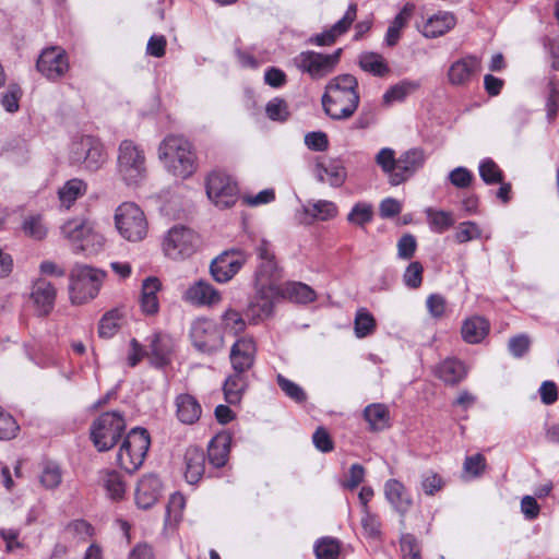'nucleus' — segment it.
I'll return each instance as SVG.
<instances>
[{
	"label": "nucleus",
	"mask_w": 559,
	"mask_h": 559,
	"mask_svg": "<svg viewBox=\"0 0 559 559\" xmlns=\"http://www.w3.org/2000/svg\"><path fill=\"white\" fill-rule=\"evenodd\" d=\"M359 99L357 79L350 74H341L329 81L321 102L330 118L345 120L357 110Z\"/></svg>",
	"instance_id": "nucleus-1"
},
{
	"label": "nucleus",
	"mask_w": 559,
	"mask_h": 559,
	"mask_svg": "<svg viewBox=\"0 0 559 559\" xmlns=\"http://www.w3.org/2000/svg\"><path fill=\"white\" fill-rule=\"evenodd\" d=\"M158 158L174 176L186 179L197 169L192 144L180 135L166 136L158 146Z\"/></svg>",
	"instance_id": "nucleus-2"
},
{
	"label": "nucleus",
	"mask_w": 559,
	"mask_h": 559,
	"mask_svg": "<svg viewBox=\"0 0 559 559\" xmlns=\"http://www.w3.org/2000/svg\"><path fill=\"white\" fill-rule=\"evenodd\" d=\"M60 233L76 251L85 254H95L105 245L104 236L95 229V224L86 217L67 219L60 226Z\"/></svg>",
	"instance_id": "nucleus-3"
},
{
	"label": "nucleus",
	"mask_w": 559,
	"mask_h": 559,
	"mask_svg": "<svg viewBox=\"0 0 559 559\" xmlns=\"http://www.w3.org/2000/svg\"><path fill=\"white\" fill-rule=\"evenodd\" d=\"M117 175L128 186H139L147 176L144 150L131 140H123L118 146Z\"/></svg>",
	"instance_id": "nucleus-4"
},
{
	"label": "nucleus",
	"mask_w": 559,
	"mask_h": 559,
	"mask_svg": "<svg viewBox=\"0 0 559 559\" xmlns=\"http://www.w3.org/2000/svg\"><path fill=\"white\" fill-rule=\"evenodd\" d=\"M106 273L90 265L78 264L70 274V299L82 305L94 299L102 287Z\"/></svg>",
	"instance_id": "nucleus-5"
},
{
	"label": "nucleus",
	"mask_w": 559,
	"mask_h": 559,
	"mask_svg": "<svg viewBox=\"0 0 559 559\" xmlns=\"http://www.w3.org/2000/svg\"><path fill=\"white\" fill-rule=\"evenodd\" d=\"M69 160L72 165L80 166L84 170L95 173L107 160L104 145L91 135H82L74 139L69 150Z\"/></svg>",
	"instance_id": "nucleus-6"
},
{
	"label": "nucleus",
	"mask_w": 559,
	"mask_h": 559,
	"mask_svg": "<svg viewBox=\"0 0 559 559\" xmlns=\"http://www.w3.org/2000/svg\"><path fill=\"white\" fill-rule=\"evenodd\" d=\"M151 444L150 435L144 428H133L124 438L117 462L128 473H133L143 464Z\"/></svg>",
	"instance_id": "nucleus-7"
},
{
	"label": "nucleus",
	"mask_w": 559,
	"mask_h": 559,
	"mask_svg": "<svg viewBox=\"0 0 559 559\" xmlns=\"http://www.w3.org/2000/svg\"><path fill=\"white\" fill-rule=\"evenodd\" d=\"M198 233L185 225H175L164 236L162 248L171 260H185L191 257L200 247Z\"/></svg>",
	"instance_id": "nucleus-8"
},
{
	"label": "nucleus",
	"mask_w": 559,
	"mask_h": 559,
	"mask_svg": "<svg viewBox=\"0 0 559 559\" xmlns=\"http://www.w3.org/2000/svg\"><path fill=\"white\" fill-rule=\"evenodd\" d=\"M124 429L123 416L118 412H107L93 421L91 438L98 451H108L118 442Z\"/></svg>",
	"instance_id": "nucleus-9"
},
{
	"label": "nucleus",
	"mask_w": 559,
	"mask_h": 559,
	"mask_svg": "<svg viewBox=\"0 0 559 559\" xmlns=\"http://www.w3.org/2000/svg\"><path fill=\"white\" fill-rule=\"evenodd\" d=\"M115 225L119 235L128 241L138 242L147 235V221L143 211L132 202L119 205L115 213Z\"/></svg>",
	"instance_id": "nucleus-10"
},
{
	"label": "nucleus",
	"mask_w": 559,
	"mask_h": 559,
	"mask_svg": "<svg viewBox=\"0 0 559 559\" xmlns=\"http://www.w3.org/2000/svg\"><path fill=\"white\" fill-rule=\"evenodd\" d=\"M342 49L331 55L307 50L297 55L293 62L302 73L309 74L313 80H319L330 74L340 61Z\"/></svg>",
	"instance_id": "nucleus-11"
},
{
	"label": "nucleus",
	"mask_w": 559,
	"mask_h": 559,
	"mask_svg": "<svg viewBox=\"0 0 559 559\" xmlns=\"http://www.w3.org/2000/svg\"><path fill=\"white\" fill-rule=\"evenodd\" d=\"M254 290L246 317L250 323L257 324L273 316L275 304L282 298V289L281 286H254Z\"/></svg>",
	"instance_id": "nucleus-12"
},
{
	"label": "nucleus",
	"mask_w": 559,
	"mask_h": 559,
	"mask_svg": "<svg viewBox=\"0 0 559 559\" xmlns=\"http://www.w3.org/2000/svg\"><path fill=\"white\" fill-rule=\"evenodd\" d=\"M238 186L226 174L213 171L206 179V194L219 209L231 207L238 200Z\"/></svg>",
	"instance_id": "nucleus-13"
},
{
	"label": "nucleus",
	"mask_w": 559,
	"mask_h": 559,
	"mask_svg": "<svg viewBox=\"0 0 559 559\" xmlns=\"http://www.w3.org/2000/svg\"><path fill=\"white\" fill-rule=\"evenodd\" d=\"M37 71L49 81H58L70 69L66 50L59 46L47 47L41 50L36 61Z\"/></svg>",
	"instance_id": "nucleus-14"
},
{
	"label": "nucleus",
	"mask_w": 559,
	"mask_h": 559,
	"mask_svg": "<svg viewBox=\"0 0 559 559\" xmlns=\"http://www.w3.org/2000/svg\"><path fill=\"white\" fill-rule=\"evenodd\" d=\"M246 261L247 254L240 250L224 251L211 262V275L217 283H227L240 271Z\"/></svg>",
	"instance_id": "nucleus-15"
},
{
	"label": "nucleus",
	"mask_w": 559,
	"mask_h": 559,
	"mask_svg": "<svg viewBox=\"0 0 559 559\" xmlns=\"http://www.w3.org/2000/svg\"><path fill=\"white\" fill-rule=\"evenodd\" d=\"M481 70L480 59L468 55L453 61L448 69L449 84L456 87L468 86L477 79Z\"/></svg>",
	"instance_id": "nucleus-16"
},
{
	"label": "nucleus",
	"mask_w": 559,
	"mask_h": 559,
	"mask_svg": "<svg viewBox=\"0 0 559 559\" xmlns=\"http://www.w3.org/2000/svg\"><path fill=\"white\" fill-rule=\"evenodd\" d=\"M182 300L195 307H214L222 301V295L207 281L198 280L183 292Z\"/></svg>",
	"instance_id": "nucleus-17"
},
{
	"label": "nucleus",
	"mask_w": 559,
	"mask_h": 559,
	"mask_svg": "<svg viewBox=\"0 0 559 559\" xmlns=\"http://www.w3.org/2000/svg\"><path fill=\"white\" fill-rule=\"evenodd\" d=\"M56 295V288L47 280L39 278L33 283L29 292V301L38 317H46L52 311Z\"/></svg>",
	"instance_id": "nucleus-18"
},
{
	"label": "nucleus",
	"mask_w": 559,
	"mask_h": 559,
	"mask_svg": "<svg viewBox=\"0 0 559 559\" xmlns=\"http://www.w3.org/2000/svg\"><path fill=\"white\" fill-rule=\"evenodd\" d=\"M426 156L423 150L412 148L400 155L395 173L391 175V185L399 186L408 180L424 166Z\"/></svg>",
	"instance_id": "nucleus-19"
},
{
	"label": "nucleus",
	"mask_w": 559,
	"mask_h": 559,
	"mask_svg": "<svg viewBox=\"0 0 559 559\" xmlns=\"http://www.w3.org/2000/svg\"><path fill=\"white\" fill-rule=\"evenodd\" d=\"M384 497L391 507L402 516L411 510L413 506L412 495L406 487L397 479H389L384 484Z\"/></svg>",
	"instance_id": "nucleus-20"
},
{
	"label": "nucleus",
	"mask_w": 559,
	"mask_h": 559,
	"mask_svg": "<svg viewBox=\"0 0 559 559\" xmlns=\"http://www.w3.org/2000/svg\"><path fill=\"white\" fill-rule=\"evenodd\" d=\"M162 492V483L155 475L143 476L136 486L135 502L139 508L148 509L156 503Z\"/></svg>",
	"instance_id": "nucleus-21"
},
{
	"label": "nucleus",
	"mask_w": 559,
	"mask_h": 559,
	"mask_svg": "<svg viewBox=\"0 0 559 559\" xmlns=\"http://www.w3.org/2000/svg\"><path fill=\"white\" fill-rule=\"evenodd\" d=\"M356 14L357 5L350 4L346 10L344 16L340 21H337L331 28L310 38V43L317 46L332 45L338 36L347 32V29L356 19Z\"/></svg>",
	"instance_id": "nucleus-22"
},
{
	"label": "nucleus",
	"mask_w": 559,
	"mask_h": 559,
	"mask_svg": "<svg viewBox=\"0 0 559 559\" xmlns=\"http://www.w3.org/2000/svg\"><path fill=\"white\" fill-rule=\"evenodd\" d=\"M433 373L445 384H456L467 374L466 366L455 357H448L433 368Z\"/></svg>",
	"instance_id": "nucleus-23"
},
{
	"label": "nucleus",
	"mask_w": 559,
	"mask_h": 559,
	"mask_svg": "<svg viewBox=\"0 0 559 559\" xmlns=\"http://www.w3.org/2000/svg\"><path fill=\"white\" fill-rule=\"evenodd\" d=\"M129 310L121 306L107 311L99 321L98 334L103 338H111L127 322Z\"/></svg>",
	"instance_id": "nucleus-24"
},
{
	"label": "nucleus",
	"mask_w": 559,
	"mask_h": 559,
	"mask_svg": "<svg viewBox=\"0 0 559 559\" xmlns=\"http://www.w3.org/2000/svg\"><path fill=\"white\" fill-rule=\"evenodd\" d=\"M490 324L487 319L481 316H472L464 320L461 333L463 340L468 344L480 343L489 333Z\"/></svg>",
	"instance_id": "nucleus-25"
},
{
	"label": "nucleus",
	"mask_w": 559,
	"mask_h": 559,
	"mask_svg": "<svg viewBox=\"0 0 559 559\" xmlns=\"http://www.w3.org/2000/svg\"><path fill=\"white\" fill-rule=\"evenodd\" d=\"M185 478L189 484L198 483L205 471L204 452L197 447H190L185 453Z\"/></svg>",
	"instance_id": "nucleus-26"
},
{
	"label": "nucleus",
	"mask_w": 559,
	"mask_h": 559,
	"mask_svg": "<svg viewBox=\"0 0 559 559\" xmlns=\"http://www.w3.org/2000/svg\"><path fill=\"white\" fill-rule=\"evenodd\" d=\"M455 24L456 20L452 13L438 12L425 22L421 33L427 38H436L448 33Z\"/></svg>",
	"instance_id": "nucleus-27"
},
{
	"label": "nucleus",
	"mask_w": 559,
	"mask_h": 559,
	"mask_svg": "<svg viewBox=\"0 0 559 559\" xmlns=\"http://www.w3.org/2000/svg\"><path fill=\"white\" fill-rule=\"evenodd\" d=\"M317 178L332 187H341L346 180V169L338 160L319 162L316 165Z\"/></svg>",
	"instance_id": "nucleus-28"
},
{
	"label": "nucleus",
	"mask_w": 559,
	"mask_h": 559,
	"mask_svg": "<svg viewBox=\"0 0 559 559\" xmlns=\"http://www.w3.org/2000/svg\"><path fill=\"white\" fill-rule=\"evenodd\" d=\"M176 415L185 425H193L202 414V408L195 397L190 394H180L176 397Z\"/></svg>",
	"instance_id": "nucleus-29"
},
{
	"label": "nucleus",
	"mask_w": 559,
	"mask_h": 559,
	"mask_svg": "<svg viewBox=\"0 0 559 559\" xmlns=\"http://www.w3.org/2000/svg\"><path fill=\"white\" fill-rule=\"evenodd\" d=\"M162 288L160 281L155 276L146 277L142 283L140 305L146 314H154L158 311L159 302L157 293Z\"/></svg>",
	"instance_id": "nucleus-30"
},
{
	"label": "nucleus",
	"mask_w": 559,
	"mask_h": 559,
	"mask_svg": "<svg viewBox=\"0 0 559 559\" xmlns=\"http://www.w3.org/2000/svg\"><path fill=\"white\" fill-rule=\"evenodd\" d=\"M249 386V376L231 372L225 380L223 392L228 404H239Z\"/></svg>",
	"instance_id": "nucleus-31"
},
{
	"label": "nucleus",
	"mask_w": 559,
	"mask_h": 559,
	"mask_svg": "<svg viewBox=\"0 0 559 559\" xmlns=\"http://www.w3.org/2000/svg\"><path fill=\"white\" fill-rule=\"evenodd\" d=\"M98 483L104 488L109 499L118 501L124 497L126 484L122 479V476L117 471H100Z\"/></svg>",
	"instance_id": "nucleus-32"
},
{
	"label": "nucleus",
	"mask_w": 559,
	"mask_h": 559,
	"mask_svg": "<svg viewBox=\"0 0 559 559\" xmlns=\"http://www.w3.org/2000/svg\"><path fill=\"white\" fill-rule=\"evenodd\" d=\"M282 270L276 259L258 262L254 272V286H280Z\"/></svg>",
	"instance_id": "nucleus-33"
},
{
	"label": "nucleus",
	"mask_w": 559,
	"mask_h": 559,
	"mask_svg": "<svg viewBox=\"0 0 559 559\" xmlns=\"http://www.w3.org/2000/svg\"><path fill=\"white\" fill-rule=\"evenodd\" d=\"M231 439L228 435L215 436L207 449L209 461L214 467H222L228 460Z\"/></svg>",
	"instance_id": "nucleus-34"
},
{
	"label": "nucleus",
	"mask_w": 559,
	"mask_h": 559,
	"mask_svg": "<svg viewBox=\"0 0 559 559\" xmlns=\"http://www.w3.org/2000/svg\"><path fill=\"white\" fill-rule=\"evenodd\" d=\"M364 418L371 431H381L390 426V412L386 405L373 403L364 409Z\"/></svg>",
	"instance_id": "nucleus-35"
},
{
	"label": "nucleus",
	"mask_w": 559,
	"mask_h": 559,
	"mask_svg": "<svg viewBox=\"0 0 559 559\" xmlns=\"http://www.w3.org/2000/svg\"><path fill=\"white\" fill-rule=\"evenodd\" d=\"M282 289V298H287L297 304H309L317 299L316 292L301 282H289Z\"/></svg>",
	"instance_id": "nucleus-36"
},
{
	"label": "nucleus",
	"mask_w": 559,
	"mask_h": 559,
	"mask_svg": "<svg viewBox=\"0 0 559 559\" xmlns=\"http://www.w3.org/2000/svg\"><path fill=\"white\" fill-rule=\"evenodd\" d=\"M304 212L313 219L324 222L334 218L338 211L332 201L310 200L304 204Z\"/></svg>",
	"instance_id": "nucleus-37"
},
{
	"label": "nucleus",
	"mask_w": 559,
	"mask_h": 559,
	"mask_svg": "<svg viewBox=\"0 0 559 559\" xmlns=\"http://www.w3.org/2000/svg\"><path fill=\"white\" fill-rule=\"evenodd\" d=\"M86 190L87 185L82 179L73 178L68 180L58 191L61 205L70 209L79 198L86 193Z\"/></svg>",
	"instance_id": "nucleus-38"
},
{
	"label": "nucleus",
	"mask_w": 559,
	"mask_h": 559,
	"mask_svg": "<svg viewBox=\"0 0 559 559\" xmlns=\"http://www.w3.org/2000/svg\"><path fill=\"white\" fill-rule=\"evenodd\" d=\"M22 233L33 240H43L48 235V227L41 214L26 215L21 225Z\"/></svg>",
	"instance_id": "nucleus-39"
},
{
	"label": "nucleus",
	"mask_w": 559,
	"mask_h": 559,
	"mask_svg": "<svg viewBox=\"0 0 559 559\" xmlns=\"http://www.w3.org/2000/svg\"><path fill=\"white\" fill-rule=\"evenodd\" d=\"M413 10V4H405L400 13L394 17L385 35V40L389 46H394L397 43L400 32L409 21Z\"/></svg>",
	"instance_id": "nucleus-40"
},
{
	"label": "nucleus",
	"mask_w": 559,
	"mask_h": 559,
	"mask_svg": "<svg viewBox=\"0 0 559 559\" xmlns=\"http://www.w3.org/2000/svg\"><path fill=\"white\" fill-rule=\"evenodd\" d=\"M426 214L429 226L435 233L442 234L454 224L452 213L450 212L429 207L426 210Z\"/></svg>",
	"instance_id": "nucleus-41"
},
{
	"label": "nucleus",
	"mask_w": 559,
	"mask_h": 559,
	"mask_svg": "<svg viewBox=\"0 0 559 559\" xmlns=\"http://www.w3.org/2000/svg\"><path fill=\"white\" fill-rule=\"evenodd\" d=\"M420 84L415 81L404 80L396 85L390 87L383 95V102L391 104L393 102H401L407 95L418 90Z\"/></svg>",
	"instance_id": "nucleus-42"
},
{
	"label": "nucleus",
	"mask_w": 559,
	"mask_h": 559,
	"mask_svg": "<svg viewBox=\"0 0 559 559\" xmlns=\"http://www.w3.org/2000/svg\"><path fill=\"white\" fill-rule=\"evenodd\" d=\"M229 360L234 373L249 376V372L253 368L255 357L253 352H230Z\"/></svg>",
	"instance_id": "nucleus-43"
},
{
	"label": "nucleus",
	"mask_w": 559,
	"mask_h": 559,
	"mask_svg": "<svg viewBox=\"0 0 559 559\" xmlns=\"http://www.w3.org/2000/svg\"><path fill=\"white\" fill-rule=\"evenodd\" d=\"M313 548L317 559H336L341 545L336 538L326 536L318 539Z\"/></svg>",
	"instance_id": "nucleus-44"
},
{
	"label": "nucleus",
	"mask_w": 559,
	"mask_h": 559,
	"mask_svg": "<svg viewBox=\"0 0 559 559\" xmlns=\"http://www.w3.org/2000/svg\"><path fill=\"white\" fill-rule=\"evenodd\" d=\"M359 66L364 71L370 72L378 76L384 75L389 71V68L382 56L374 52H366L361 55L359 59Z\"/></svg>",
	"instance_id": "nucleus-45"
},
{
	"label": "nucleus",
	"mask_w": 559,
	"mask_h": 559,
	"mask_svg": "<svg viewBox=\"0 0 559 559\" xmlns=\"http://www.w3.org/2000/svg\"><path fill=\"white\" fill-rule=\"evenodd\" d=\"M478 170L480 178L487 185L501 183L503 180L502 170L490 158L483 159L479 164Z\"/></svg>",
	"instance_id": "nucleus-46"
},
{
	"label": "nucleus",
	"mask_w": 559,
	"mask_h": 559,
	"mask_svg": "<svg viewBox=\"0 0 559 559\" xmlns=\"http://www.w3.org/2000/svg\"><path fill=\"white\" fill-rule=\"evenodd\" d=\"M354 325L356 336L365 337L374 331L376 320L367 309L361 308L355 316Z\"/></svg>",
	"instance_id": "nucleus-47"
},
{
	"label": "nucleus",
	"mask_w": 559,
	"mask_h": 559,
	"mask_svg": "<svg viewBox=\"0 0 559 559\" xmlns=\"http://www.w3.org/2000/svg\"><path fill=\"white\" fill-rule=\"evenodd\" d=\"M372 206L369 203L358 202L347 215V221L357 226H365L372 219Z\"/></svg>",
	"instance_id": "nucleus-48"
},
{
	"label": "nucleus",
	"mask_w": 559,
	"mask_h": 559,
	"mask_svg": "<svg viewBox=\"0 0 559 559\" xmlns=\"http://www.w3.org/2000/svg\"><path fill=\"white\" fill-rule=\"evenodd\" d=\"M374 160L381 170L388 175L389 182L391 183V175L395 173L397 162L394 150L390 147L381 148L376 155Z\"/></svg>",
	"instance_id": "nucleus-49"
},
{
	"label": "nucleus",
	"mask_w": 559,
	"mask_h": 559,
	"mask_svg": "<svg viewBox=\"0 0 559 559\" xmlns=\"http://www.w3.org/2000/svg\"><path fill=\"white\" fill-rule=\"evenodd\" d=\"M481 236V229L472 221L460 223L456 227L454 239L457 243H465Z\"/></svg>",
	"instance_id": "nucleus-50"
},
{
	"label": "nucleus",
	"mask_w": 559,
	"mask_h": 559,
	"mask_svg": "<svg viewBox=\"0 0 559 559\" xmlns=\"http://www.w3.org/2000/svg\"><path fill=\"white\" fill-rule=\"evenodd\" d=\"M20 430L14 417L0 407V440H11Z\"/></svg>",
	"instance_id": "nucleus-51"
},
{
	"label": "nucleus",
	"mask_w": 559,
	"mask_h": 559,
	"mask_svg": "<svg viewBox=\"0 0 559 559\" xmlns=\"http://www.w3.org/2000/svg\"><path fill=\"white\" fill-rule=\"evenodd\" d=\"M265 112L271 120L284 121L289 115L288 105L283 98L275 97L266 104Z\"/></svg>",
	"instance_id": "nucleus-52"
},
{
	"label": "nucleus",
	"mask_w": 559,
	"mask_h": 559,
	"mask_svg": "<svg viewBox=\"0 0 559 559\" xmlns=\"http://www.w3.org/2000/svg\"><path fill=\"white\" fill-rule=\"evenodd\" d=\"M424 267L420 262L414 261L408 264L403 274V282L409 288H418L423 283Z\"/></svg>",
	"instance_id": "nucleus-53"
},
{
	"label": "nucleus",
	"mask_w": 559,
	"mask_h": 559,
	"mask_svg": "<svg viewBox=\"0 0 559 559\" xmlns=\"http://www.w3.org/2000/svg\"><path fill=\"white\" fill-rule=\"evenodd\" d=\"M277 384L282 391L297 403L306 401V393L297 383L286 379L282 374L277 376Z\"/></svg>",
	"instance_id": "nucleus-54"
},
{
	"label": "nucleus",
	"mask_w": 559,
	"mask_h": 559,
	"mask_svg": "<svg viewBox=\"0 0 559 559\" xmlns=\"http://www.w3.org/2000/svg\"><path fill=\"white\" fill-rule=\"evenodd\" d=\"M61 471L56 464H47L40 475V483L47 489L57 488L61 483Z\"/></svg>",
	"instance_id": "nucleus-55"
},
{
	"label": "nucleus",
	"mask_w": 559,
	"mask_h": 559,
	"mask_svg": "<svg viewBox=\"0 0 559 559\" xmlns=\"http://www.w3.org/2000/svg\"><path fill=\"white\" fill-rule=\"evenodd\" d=\"M21 95V88L15 84H11L1 97V105L8 112H15L20 107L19 102Z\"/></svg>",
	"instance_id": "nucleus-56"
},
{
	"label": "nucleus",
	"mask_w": 559,
	"mask_h": 559,
	"mask_svg": "<svg viewBox=\"0 0 559 559\" xmlns=\"http://www.w3.org/2000/svg\"><path fill=\"white\" fill-rule=\"evenodd\" d=\"M396 246L397 257L403 260H409L416 252L417 241L412 234H405L399 239Z\"/></svg>",
	"instance_id": "nucleus-57"
},
{
	"label": "nucleus",
	"mask_w": 559,
	"mask_h": 559,
	"mask_svg": "<svg viewBox=\"0 0 559 559\" xmlns=\"http://www.w3.org/2000/svg\"><path fill=\"white\" fill-rule=\"evenodd\" d=\"M401 549L403 559H421L418 542L411 534H405L401 537Z\"/></svg>",
	"instance_id": "nucleus-58"
},
{
	"label": "nucleus",
	"mask_w": 559,
	"mask_h": 559,
	"mask_svg": "<svg viewBox=\"0 0 559 559\" xmlns=\"http://www.w3.org/2000/svg\"><path fill=\"white\" fill-rule=\"evenodd\" d=\"M426 307L432 318L440 319L445 313L447 300L440 294H431L427 297Z\"/></svg>",
	"instance_id": "nucleus-59"
},
{
	"label": "nucleus",
	"mask_w": 559,
	"mask_h": 559,
	"mask_svg": "<svg viewBox=\"0 0 559 559\" xmlns=\"http://www.w3.org/2000/svg\"><path fill=\"white\" fill-rule=\"evenodd\" d=\"M361 526L368 537L374 538L380 535V521L369 509L362 510Z\"/></svg>",
	"instance_id": "nucleus-60"
},
{
	"label": "nucleus",
	"mask_w": 559,
	"mask_h": 559,
	"mask_svg": "<svg viewBox=\"0 0 559 559\" xmlns=\"http://www.w3.org/2000/svg\"><path fill=\"white\" fill-rule=\"evenodd\" d=\"M448 178L454 187L465 189L472 183L473 174L467 168L460 166L450 171Z\"/></svg>",
	"instance_id": "nucleus-61"
},
{
	"label": "nucleus",
	"mask_w": 559,
	"mask_h": 559,
	"mask_svg": "<svg viewBox=\"0 0 559 559\" xmlns=\"http://www.w3.org/2000/svg\"><path fill=\"white\" fill-rule=\"evenodd\" d=\"M305 144L311 151L323 152L329 147L328 135L324 132H309L305 135Z\"/></svg>",
	"instance_id": "nucleus-62"
},
{
	"label": "nucleus",
	"mask_w": 559,
	"mask_h": 559,
	"mask_svg": "<svg viewBox=\"0 0 559 559\" xmlns=\"http://www.w3.org/2000/svg\"><path fill=\"white\" fill-rule=\"evenodd\" d=\"M464 471L472 476H479L485 467H486V460L484 455L477 453L472 456H467L464 461Z\"/></svg>",
	"instance_id": "nucleus-63"
},
{
	"label": "nucleus",
	"mask_w": 559,
	"mask_h": 559,
	"mask_svg": "<svg viewBox=\"0 0 559 559\" xmlns=\"http://www.w3.org/2000/svg\"><path fill=\"white\" fill-rule=\"evenodd\" d=\"M186 507V499L180 492H175L170 496L167 512L175 521H179L182 515V511Z\"/></svg>",
	"instance_id": "nucleus-64"
}]
</instances>
